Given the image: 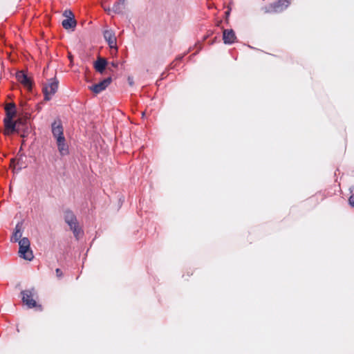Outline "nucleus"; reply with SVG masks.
<instances>
[{"instance_id": "412c9836", "label": "nucleus", "mask_w": 354, "mask_h": 354, "mask_svg": "<svg viewBox=\"0 0 354 354\" xmlns=\"http://www.w3.org/2000/svg\"><path fill=\"white\" fill-rule=\"evenodd\" d=\"M56 276L58 279H61L63 277V272L59 268L55 270Z\"/></svg>"}, {"instance_id": "39448f33", "label": "nucleus", "mask_w": 354, "mask_h": 354, "mask_svg": "<svg viewBox=\"0 0 354 354\" xmlns=\"http://www.w3.org/2000/svg\"><path fill=\"white\" fill-rule=\"evenodd\" d=\"M25 120L23 119H18L15 122L10 120V125L5 124L4 134L9 135L13 132L20 133L22 129V126L24 124Z\"/></svg>"}, {"instance_id": "6e6552de", "label": "nucleus", "mask_w": 354, "mask_h": 354, "mask_svg": "<svg viewBox=\"0 0 354 354\" xmlns=\"http://www.w3.org/2000/svg\"><path fill=\"white\" fill-rule=\"evenodd\" d=\"M52 133L55 140L65 138L63 133V127L60 120H55L52 124Z\"/></svg>"}, {"instance_id": "f03ea898", "label": "nucleus", "mask_w": 354, "mask_h": 354, "mask_svg": "<svg viewBox=\"0 0 354 354\" xmlns=\"http://www.w3.org/2000/svg\"><path fill=\"white\" fill-rule=\"evenodd\" d=\"M19 257L27 260L32 261L34 258L33 252L30 248V243L28 238H22L19 243Z\"/></svg>"}, {"instance_id": "f257e3e1", "label": "nucleus", "mask_w": 354, "mask_h": 354, "mask_svg": "<svg viewBox=\"0 0 354 354\" xmlns=\"http://www.w3.org/2000/svg\"><path fill=\"white\" fill-rule=\"evenodd\" d=\"M64 221L69 225L71 230L73 231L74 236L78 239L79 236L82 234V229L79 227V224L75 215L71 210H66L64 212Z\"/></svg>"}, {"instance_id": "20e7f679", "label": "nucleus", "mask_w": 354, "mask_h": 354, "mask_svg": "<svg viewBox=\"0 0 354 354\" xmlns=\"http://www.w3.org/2000/svg\"><path fill=\"white\" fill-rule=\"evenodd\" d=\"M59 82L55 79H50L44 86L43 91L45 95V100H49L51 97L57 92Z\"/></svg>"}, {"instance_id": "393cba45", "label": "nucleus", "mask_w": 354, "mask_h": 354, "mask_svg": "<svg viewBox=\"0 0 354 354\" xmlns=\"http://www.w3.org/2000/svg\"><path fill=\"white\" fill-rule=\"evenodd\" d=\"M142 117L145 115V113L144 112L142 113Z\"/></svg>"}, {"instance_id": "7ed1b4c3", "label": "nucleus", "mask_w": 354, "mask_h": 354, "mask_svg": "<svg viewBox=\"0 0 354 354\" xmlns=\"http://www.w3.org/2000/svg\"><path fill=\"white\" fill-rule=\"evenodd\" d=\"M21 295L23 302L26 306H28V308H32L37 306V302L34 299L36 295V292L34 288L23 290L21 292Z\"/></svg>"}, {"instance_id": "4be33fe9", "label": "nucleus", "mask_w": 354, "mask_h": 354, "mask_svg": "<svg viewBox=\"0 0 354 354\" xmlns=\"http://www.w3.org/2000/svg\"><path fill=\"white\" fill-rule=\"evenodd\" d=\"M348 202H349V204L354 207V194L353 195H351L349 198H348Z\"/></svg>"}, {"instance_id": "ddd939ff", "label": "nucleus", "mask_w": 354, "mask_h": 354, "mask_svg": "<svg viewBox=\"0 0 354 354\" xmlns=\"http://www.w3.org/2000/svg\"><path fill=\"white\" fill-rule=\"evenodd\" d=\"M16 77L26 88L28 89L31 88V81L23 71L17 73Z\"/></svg>"}, {"instance_id": "dca6fc26", "label": "nucleus", "mask_w": 354, "mask_h": 354, "mask_svg": "<svg viewBox=\"0 0 354 354\" xmlns=\"http://www.w3.org/2000/svg\"><path fill=\"white\" fill-rule=\"evenodd\" d=\"M107 64L108 63L105 59L99 57L95 62L94 67L97 72L102 74L104 73Z\"/></svg>"}, {"instance_id": "a211bd4d", "label": "nucleus", "mask_w": 354, "mask_h": 354, "mask_svg": "<svg viewBox=\"0 0 354 354\" xmlns=\"http://www.w3.org/2000/svg\"><path fill=\"white\" fill-rule=\"evenodd\" d=\"M65 29L74 28L76 26V21L73 17L66 18L62 23Z\"/></svg>"}, {"instance_id": "f3484780", "label": "nucleus", "mask_w": 354, "mask_h": 354, "mask_svg": "<svg viewBox=\"0 0 354 354\" xmlns=\"http://www.w3.org/2000/svg\"><path fill=\"white\" fill-rule=\"evenodd\" d=\"M125 0H118L112 8V12L116 14L121 13L124 9Z\"/></svg>"}, {"instance_id": "2eb2a0df", "label": "nucleus", "mask_w": 354, "mask_h": 354, "mask_svg": "<svg viewBox=\"0 0 354 354\" xmlns=\"http://www.w3.org/2000/svg\"><path fill=\"white\" fill-rule=\"evenodd\" d=\"M22 236V223H18L15 228L14 234L11 238V241L19 243Z\"/></svg>"}, {"instance_id": "9d476101", "label": "nucleus", "mask_w": 354, "mask_h": 354, "mask_svg": "<svg viewBox=\"0 0 354 354\" xmlns=\"http://www.w3.org/2000/svg\"><path fill=\"white\" fill-rule=\"evenodd\" d=\"M56 145L61 156H65L69 153L68 146L65 138L57 140Z\"/></svg>"}, {"instance_id": "423d86ee", "label": "nucleus", "mask_w": 354, "mask_h": 354, "mask_svg": "<svg viewBox=\"0 0 354 354\" xmlns=\"http://www.w3.org/2000/svg\"><path fill=\"white\" fill-rule=\"evenodd\" d=\"M111 77H107L103 80L102 82L89 86L88 88L95 94H98L105 90L111 83Z\"/></svg>"}, {"instance_id": "9b49d317", "label": "nucleus", "mask_w": 354, "mask_h": 354, "mask_svg": "<svg viewBox=\"0 0 354 354\" xmlns=\"http://www.w3.org/2000/svg\"><path fill=\"white\" fill-rule=\"evenodd\" d=\"M6 118L4 119V124L10 125V120H12L16 115L15 104H9L6 107Z\"/></svg>"}, {"instance_id": "b1692460", "label": "nucleus", "mask_w": 354, "mask_h": 354, "mask_svg": "<svg viewBox=\"0 0 354 354\" xmlns=\"http://www.w3.org/2000/svg\"><path fill=\"white\" fill-rule=\"evenodd\" d=\"M128 81L130 85L133 84V79L131 77H129Z\"/></svg>"}, {"instance_id": "5701e85b", "label": "nucleus", "mask_w": 354, "mask_h": 354, "mask_svg": "<svg viewBox=\"0 0 354 354\" xmlns=\"http://www.w3.org/2000/svg\"><path fill=\"white\" fill-rule=\"evenodd\" d=\"M111 65L113 67H114V68H117V67H118V63H116V62H111Z\"/></svg>"}, {"instance_id": "f8f14e48", "label": "nucleus", "mask_w": 354, "mask_h": 354, "mask_svg": "<svg viewBox=\"0 0 354 354\" xmlns=\"http://www.w3.org/2000/svg\"><path fill=\"white\" fill-rule=\"evenodd\" d=\"M289 4V0H279L276 3L272 6V10L270 12H280L286 9Z\"/></svg>"}, {"instance_id": "4468645a", "label": "nucleus", "mask_w": 354, "mask_h": 354, "mask_svg": "<svg viewBox=\"0 0 354 354\" xmlns=\"http://www.w3.org/2000/svg\"><path fill=\"white\" fill-rule=\"evenodd\" d=\"M223 39L224 41V43L226 44H231L233 42H234L236 39L235 33L232 30H223Z\"/></svg>"}, {"instance_id": "0eeeda50", "label": "nucleus", "mask_w": 354, "mask_h": 354, "mask_svg": "<svg viewBox=\"0 0 354 354\" xmlns=\"http://www.w3.org/2000/svg\"><path fill=\"white\" fill-rule=\"evenodd\" d=\"M104 37L106 42L108 43L109 47L111 48L115 49V51L118 50V47L116 44L117 39L115 35V32L111 30H106L104 31Z\"/></svg>"}, {"instance_id": "6ab92c4d", "label": "nucleus", "mask_w": 354, "mask_h": 354, "mask_svg": "<svg viewBox=\"0 0 354 354\" xmlns=\"http://www.w3.org/2000/svg\"><path fill=\"white\" fill-rule=\"evenodd\" d=\"M102 6L103 9L106 12H108V14H111V12H112V8H111L109 6H106L104 3H102Z\"/></svg>"}, {"instance_id": "aec40b11", "label": "nucleus", "mask_w": 354, "mask_h": 354, "mask_svg": "<svg viewBox=\"0 0 354 354\" xmlns=\"http://www.w3.org/2000/svg\"><path fill=\"white\" fill-rule=\"evenodd\" d=\"M64 15L66 18H69V17H73H73H74L73 12L71 10H65L64 13Z\"/></svg>"}, {"instance_id": "1a4fd4ad", "label": "nucleus", "mask_w": 354, "mask_h": 354, "mask_svg": "<svg viewBox=\"0 0 354 354\" xmlns=\"http://www.w3.org/2000/svg\"><path fill=\"white\" fill-rule=\"evenodd\" d=\"M27 157L24 155L17 156L15 158L11 160V166L13 167L14 170L21 169L27 166Z\"/></svg>"}]
</instances>
